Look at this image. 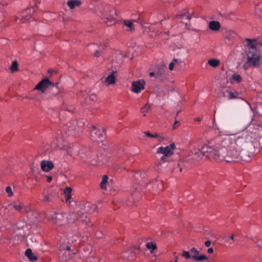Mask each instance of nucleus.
<instances>
[{
  "instance_id": "obj_1",
  "label": "nucleus",
  "mask_w": 262,
  "mask_h": 262,
  "mask_svg": "<svg viewBox=\"0 0 262 262\" xmlns=\"http://www.w3.org/2000/svg\"><path fill=\"white\" fill-rule=\"evenodd\" d=\"M246 143L245 136L235 137L234 135L224 138L217 137L202 148L203 153L216 161L230 162L238 160L241 152Z\"/></svg>"
},
{
  "instance_id": "obj_2",
  "label": "nucleus",
  "mask_w": 262,
  "mask_h": 262,
  "mask_svg": "<svg viewBox=\"0 0 262 262\" xmlns=\"http://www.w3.org/2000/svg\"><path fill=\"white\" fill-rule=\"evenodd\" d=\"M247 56L249 62H251L252 66L258 67L262 59V43L257 42L255 39L247 38Z\"/></svg>"
},
{
  "instance_id": "obj_3",
  "label": "nucleus",
  "mask_w": 262,
  "mask_h": 262,
  "mask_svg": "<svg viewBox=\"0 0 262 262\" xmlns=\"http://www.w3.org/2000/svg\"><path fill=\"white\" fill-rule=\"evenodd\" d=\"M100 17L102 21L106 24L107 26H111L116 22L115 19V12L112 8L108 4L102 3L101 4Z\"/></svg>"
},
{
  "instance_id": "obj_4",
  "label": "nucleus",
  "mask_w": 262,
  "mask_h": 262,
  "mask_svg": "<svg viewBox=\"0 0 262 262\" xmlns=\"http://www.w3.org/2000/svg\"><path fill=\"white\" fill-rule=\"evenodd\" d=\"M60 243V246L59 248L61 252H63V259L67 260L72 258L75 253L71 252L68 242H67V243H66L65 240L62 239Z\"/></svg>"
},
{
  "instance_id": "obj_5",
  "label": "nucleus",
  "mask_w": 262,
  "mask_h": 262,
  "mask_svg": "<svg viewBox=\"0 0 262 262\" xmlns=\"http://www.w3.org/2000/svg\"><path fill=\"white\" fill-rule=\"evenodd\" d=\"M206 143L203 147L201 148V150H200L199 149H194L193 151H192L190 155H189V159L188 160L192 161L193 163L197 162L199 161L202 159V156H205L208 159L210 160H213L212 158H210L209 157L207 156L206 155H204L202 152V148L204 146V145L206 144ZM214 160H215L214 159Z\"/></svg>"
},
{
  "instance_id": "obj_6",
  "label": "nucleus",
  "mask_w": 262,
  "mask_h": 262,
  "mask_svg": "<svg viewBox=\"0 0 262 262\" xmlns=\"http://www.w3.org/2000/svg\"><path fill=\"white\" fill-rule=\"evenodd\" d=\"M175 148V144L172 143L165 147H160L157 149V153L163 154V155L170 156L173 154V150Z\"/></svg>"
},
{
  "instance_id": "obj_7",
  "label": "nucleus",
  "mask_w": 262,
  "mask_h": 262,
  "mask_svg": "<svg viewBox=\"0 0 262 262\" xmlns=\"http://www.w3.org/2000/svg\"><path fill=\"white\" fill-rule=\"evenodd\" d=\"M48 219L53 223L60 225L64 219V215L61 212H55L53 215H50Z\"/></svg>"
},
{
  "instance_id": "obj_8",
  "label": "nucleus",
  "mask_w": 262,
  "mask_h": 262,
  "mask_svg": "<svg viewBox=\"0 0 262 262\" xmlns=\"http://www.w3.org/2000/svg\"><path fill=\"white\" fill-rule=\"evenodd\" d=\"M191 259L198 261H202L208 259L207 257L203 254H200V252L195 248H192L190 249Z\"/></svg>"
},
{
  "instance_id": "obj_9",
  "label": "nucleus",
  "mask_w": 262,
  "mask_h": 262,
  "mask_svg": "<svg viewBox=\"0 0 262 262\" xmlns=\"http://www.w3.org/2000/svg\"><path fill=\"white\" fill-rule=\"evenodd\" d=\"M145 81L143 79H140L132 82V90L133 92L138 94L144 89Z\"/></svg>"
},
{
  "instance_id": "obj_10",
  "label": "nucleus",
  "mask_w": 262,
  "mask_h": 262,
  "mask_svg": "<svg viewBox=\"0 0 262 262\" xmlns=\"http://www.w3.org/2000/svg\"><path fill=\"white\" fill-rule=\"evenodd\" d=\"M167 71L164 66L158 67L156 70V78L160 81H163L166 78Z\"/></svg>"
},
{
  "instance_id": "obj_11",
  "label": "nucleus",
  "mask_w": 262,
  "mask_h": 262,
  "mask_svg": "<svg viewBox=\"0 0 262 262\" xmlns=\"http://www.w3.org/2000/svg\"><path fill=\"white\" fill-rule=\"evenodd\" d=\"M53 85V83L50 82L47 78L42 79L35 87L34 90H38L43 92L45 89L49 85Z\"/></svg>"
},
{
  "instance_id": "obj_12",
  "label": "nucleus",
  "mask_w": 262,
  "mask_h": 262,
  "mask_svg": "<svg viewBox=\"0 0 262 262\" xmlns=\"http://www.w3.org/2000/svg\"><path fill=\"white\" fill-rule=\"evenodd\" d=\"M111 181L112 180L108 181V177L107 175H104L99 185L100 188L106 192L107 189L111 187L110 183Z\"/></svg>"
},
{
  "instance_id": "obj_13",
  "label": "nucleus",
  "mask_w": 262,
  "mask_h": 262,
  "mask_svg": "<svg viewBox=\"0 0 262 262\" xmlns=\"http://www.w3.org/2000/svg\"><path fill=\"white\" fill-rule=\"evenodd\" d=\"M54 167V164L50 161L42 160L41 161L40 167L45 172H49L51 171Z\"/></svg>"
},
{
  "instance_id": "obj_14",
  "label": "nucleus",
  "mask_w": 262,
  "mask_h": 262,
  "mask_svg": "<svg viewBox=\"0 0 262 262\" xmlns=\"http://www.w3.org/2000/svg\"><path fill=\"white\" fill-rule=\"evenodd\" d=\"M9 207L14 208L16 211L22 212L24 210V205L19 200L12 202L9 204Z\"/></svg>"
},
{
  "instance_id": "obj_15",
  "label": "nucleus",
  "mask_w": 262,
  "mask_h": 262,
  "mask_svg": "<svg viewBox=\"0 0 262 262\" xmlns=\"http://www.w3.org/2000/svg\"><path fill=\"white\" fill-rule=\"evenodd\" d=\"M24 226H21V227L19 226H18V229L20 230V232L18 233H16V234L14 237V240L15 241V243L18 244L20 242H21L24 237L26 236V234L24 232V230L21 231V229H23Z\"/></svg>"
},
{
  "instance_id": "obj_16",
  "label": "nucleus",
  "mask_w": 262,
  "mask_h": 262,
  "mask_svg": "<svg viewBox=\"0 0 262 262\" xmlns=\"http://www.w3.org/2000/svg\"><path fill=\"white\" fill-rule=\"evenodd\" d=\"M116 75V72H113L107 76L105 80L106 85L108 86L115 83Z\"/></svg>"
},
{
  "instance_id": "obj_17",
  "label": "nucleus",
  "mask_w": 262,
  "mask_h": 262,
  "mask_svg": "<svg viewBox=\"0 0 262 262\" xmlns=\"http://www.w3.org/2000/svg\"><path fill=\"white\" fill-rule=\"evenodd\" d=\"M86 216L84 214H82L79 217L76 216V214L75 213H72L69 215V217H68V220L69 221V222H75V221L80 220L82 222H87L86 219Z\"/></svg>"
},
{
  "instance_id": "obj_18",
  "label": "nucleus",
  "mask_w": 262,
  "mask_h": 262,
  "mask_svg": "<svg viewBox=\"0 0 262 262\" xmlns=\"http://www.w3.org/2000/svg\"><path fill=\"white\" fill-rule=\"evenodd\" d=\"M191 17L189 13L187 14L186 12L183 14H179L177 15L176 17V18L177 19H182V20H181V23H184L186 25H187L189 23V20L191 19Z\"/></svg>"
},
{
  "instance_id": "obj_19",
  "label": "nucleus",
  "mask_w": 262,
  "mask_h": 262,
  "mask_svg": "<svg viewBox=\"0 0 262 262\" xmlns=\"http://www.w3.org/2000/svg\"><path fill=\"white\" fill-rule=\"evenodd\" d=\"M72 191V189L70 187H67L63 190V193L66 196V203H71V193Z\"/></svg>"
},
{
  "instance_id": "obj_20",
  "label": "nucleus",
  "mask_w": 262,
  "mask_h": 262,
  "mask_svg": "<svg viewBox=\"0 0 262 262\" xmlns=\"http://www.w3.org/2000/svg\"><path fill=\"white\" fill-rule=\"evenodd\" d=\"M220 23L218 21H211L209 24V28L211 30L216 31L220 30Z\"/></svg>"
},
{
  "instance_id": "obj_21",
  "label": "nucleus",
  "mask_w": 262,
  "mask_h": 262,
  "mask_svg": "<svg viewBox=\"0 0 262 262\" xmlns=\"http://www.w3.org/2000/svg\"><path fill=\"white\" fill-rule=\"evenodd\" d=\"M238 93L237 92H232L229 90H226L223 93L224 97H228L229 99H233L237 98Z\"/></svg>"
},
{
  "instance_id": "obj_22",
  "label": "nucleus",
  "mask_w": 262,
  "mask_h": 262,
  "mask_svg": "<svg viewBox=\"0 0 262 262\" xmlns=\"http://www.w3.org/2000/svg\"><path fill=\"white\" fill-rule=\"evenodd\" d=\"M25 255L31 260L36 261L37 260V257L32 253L31 249H28L25 252Z\"/></svg>"
},
{
  "instance_id": "obj_23",
  "label": "nucleus",
  "mask_w": 262,
  "mask_h": 262,
  "mask_svg": "<svg viewBox=\"0 0 262 262\" xmlns=\"http://www.w3.org/2000/svg\"><path fill=\"white\" fill-rule=\"evenodd\" d=\"M144 134L149 138H156L159 142H161L164 140V138L160 136L158 133L151 134L149 132H145Z\"/></svg>"
},
{
  "instance_id": "obj_24",
  "label": "nucleus",
  "mask_w": 262,
  "mask_h": 262,
  "mask_svg": "<svg viewBox=\"0 0 262 262\" xmlns=\"http://www.w3.org/2000/svg\"><path fill=\"white\" fill-rule=\"evenodd\" d=\"M81 4V1L79 0H70L67 3L68 6L71 9H74L76 6H79Z\"/></svg>"
},
{
  "instance_id": "obj_25",
  "label": "nucleus",
  "mask_w": 262,
  "mask_h": 262,
  "mask_svg": "<svg viewBox=\"0 0 262 262\" xmlns=\"http://www.w3.org/2000/svg\"><path fill=\"white\" fill-rule=\"evenodd\" d=\"M91 137L92 140L97 141L98 139V130L96 127L94 126L91 130Z\"/></svg>"
},
{
  "instance_id": "obj_26",
  "label": "nucleus",
  "mask_w": 262,
  "mask_h": 262,
  "mask_svg": "<svg viewBox=\"0 0 262 262\" xmlns=\"http://www.w3.org/2000/svg\"><path fill=\"white\" fill-rule=\"evenodd\" d=\"M123 23L124 26H125L129 28V31H133L134 30V26L130 20H124L123 21Z\"/></svg>"
},
{
  "instance_id": "obj_27",
  "label": "nucleus",
  "mask_w": 262,
  "mask_h": 262,
  "mask_svg": "<svg viewBox=\"0 0 262 262\" xmlns=\"http://www.w3.org/2000/svg\"><path fill=\"white\" fill-rule=\"evenodd\" d=\"M208 64L212 67H216L220 64V61L218 59H210L208 61Z\"/></svg>"
},
{
  "instance_id": "obj_28",
  "label": "nucleus",
  "mask_w": 262,
  "mask_h": 262,
  "mask_svg": "<svg viewBox=\"0 0 262 262\" xmlns=\"http://www.w3.org/2000/svg\"><path fill=\"white\" fill-rule=\"evenodd\" d=\"M255 13L257 16L262 17V3H259L256 6Z\"/></svg>"
},
{
  "instance_id": "obj_29",
  "label": "nucleus",
  "mask_w": 262,
  "mask_h": 262,
  "mask_svg": "<svg viewBox=\"0 0 262 262\" xmlns=\"http://www.w3.org/2000/svg\"><path fill=\"white\" fill-rule=\"evenodd\" d=\"M146 246L148 249H151L150 251L151 253H152L154 252V251L157 248L156 245L152 243H146Z\"/></svg>"
},
{
  "instance_id": "obj_30",
  "label": "nucleus",
  "mask_w": 262,
  "mask_h": 262,
  "mask_svg": "<svg viewBox=\"0 0 262 262\" xmlns=\"http://www.w3.org/2000/svg\"><path fill=\"white\" fill-rule=\"evenodd\" d=\"M150 109V106L148 104H146L143 107L141 108V111L142 113L144 114V116H145V113H147Z\"/></svg>"
},
{
  "instance_id": "obj_31",
  "label": "nucleus",
  "mask_w": 262,
  "mask_h": 262,
  "mask_svg": "<svg viewBox=\"0 0 262 262\" xmlns=\"http://www.w3.org/2000/svg\"><path fill=\"white\" fill-rule=\"evenodd\" d=\"M17 62L16 60L13 61L10 67V70L11 71V72H14L15 71H16L17 70Z\"/></svg>"
},
{
  "instance_id": "obj_32",
  "label": "nucleus",
  "mask_w": 262,
  "mask_h": 262,
  "mask_svg": "<svg viewBox=\"0 0 262 262\" xmlns=\"http://www.w3.org/2000/svg\"><path fill=\"white\" fill-rule=\"evenodd\" d=\"M232 77L234 80L237 81L238 83H239L242 80L241 76L239 74L236 73L233 74Z\"/></svg>"
},
{
  "instance_id": "obj_33",
  "label": "nucleus",
  "mask_w": 262,
  "mask_h": 262,
  "mask_svg": "<svg viewBox=\"0 0 262 262\" xmlns=\"http://www.w3.org/2000/svg\"><path fill=\"white\" fill-rule=\"evenodd\" d=\"M182 256L183 257H185L187 259L191 258L190 251H183Z\"/></svg>"
},
{
  "instance_id": "obj_34",
  "label": "nucleus",
  "mask_w": 262,
  "mask_h": 262,
  "mask_svg": "<svg viewBox=\"0 0 262 262\" xmlns=\"http://www.w3.org/2000/svg\"><path fill=\"white\" fill-rule=\"evenodd\" d=\"M6 191L8 193V195L11 197L13 195V192L12 191V188L10 186H7L6 188Z\"/></svg>"
},
{
  "instance_id": "obj_35",
  "label": "nucleus",
  "mask_w": 262,
  "mask_h": 262,
  "mask_svg": "<svg viewBox=\"0 0 262 262\" xmlns=\"http://www.w3.org/2000/svg\"><path fill=\"white\" fill-rule=\"evenodd\" d=\"M177 62H178V60L176 58H173L172 61L169 64V69L172 71L173 69L174 64Z\"/></svg>"
},
{
  "instance_id": "obj_36",
  "label": "nucleus",
  "mask_w": 262,
  "mask_h": 262,
  "mask_svg": "<svg viewBox=\"0 0 262 262\" xmlns=\"http://www.w3.org/2000/svg\"><path fill=\"white\" fill-rule=\"evenodd\" d=\"M250 66H252V63L251 62H249L248 59H247V61L246 63H245L243 65V68L245 70H247L249 68Z\"/></svg>"
},
{
  "instance_id": "obj_37",
  "label": "nucleus",
  "mask_w": 262,
  "mask_h": 262,
  "mask_svg": "<svg viewBox=\"0 0 262 262\" xmlns=\"http://www.w3.org/2000/svg\"><path fill=\"white\" fill-rule=\"evenodd\" d=\"M105 136H106L105 129L104 128H102V133L99 134V139L101 138H103V137H104V139H105Z\"/></svg>"
},
{
  "instance_id": "obj_38",
  "label": "nucleus",
  "mask_w": 262,
  "mask_h": 262,
  "mask_svg": "<svg viewBox=\"0 0 262 262\" xmlns=\"http://www.w3.org/2000/svg\"><path fill=\"white\" fill-rule=\"evenodd\" d=\"M101 141L103 143H102V146H103V147H102L103 149H105L107 148V147L108 146L107 142L104 141V140H101Z\"/></svg>"
},
{
  "instance_id": "obj_39",
  "label": "nucleus",
  "mask_w": 262,
  "mask_h": 262,
  "mask_svg": "<svg viewBox=\"0 0 262 262\" xmlns=\"http://www.w3.org/2000/svg\"><path fill=\"white\" fill-rule=\"evenodd\" d=\"M31 17V15L29 14L26 16H23L22 19L20 20L21 23H24L26 20H28L29 18Z\"/></svg>"
},
{
  "instance_id": "obj_40",
  "label": "nucleus",
  "mask_w": 262,
  "mask_h": 262,
  "mask_svg": "<svg viewBox=\"0 0 262 262\" xmlns=\"http://www.w3.org/2000/svg\"><path fill=\"white\" fill-rule=\"evenodd\" d=\"M129 251H127V252H124L123 254H122V257L124 258V259H129V257L128 255H126L128 252H129Z\"/></svg>"
},
{
  "instance_id": "obj_41",
  "label": "nucleus",
  "mask_w": 262,
  "mask_h": 262,
  "mask_svg": "<svg viewBox=\"0 0 262 262\" xmlns=\"http://www.w3.org/2000/svg\"><path fill=\"white\" fill-rule=\"evenodd\" d=\"M50 199V195L49 194V195H45L44 196V198L42 200V201L43 202H47V201H48Z\"/></svg>"
},
{
  "instance_id": "obj_42",
  "label": "nucleus",
  "mask_w": 262,
  "mask_h": 262,
  "mask_svg": "<svg viewBox=\"0 0 262 262\" xmlns=\"http://www.w3.org/2000/svg\"><path fill=\"white\" fill-rule=\"evenodd\" d=\"M179 125V121L176 120L174 124H173V129H176Z\"/></svg>"
},
{
  "instance_id": "obj_43",
  "label": "nucleus",
  "mask_w": 262,
  "mask_h": 262,
  "mask_svg": "<svg viewBox=\"0 0 262 262\" xmlns=\"http://www.w3.org/2000/svg\"><path fill=\"white\" fill-rule=\"evenodd\" d=\"M24 210L27 212H28L29 211H31V209L29 207H26L25 206H24Z\"/></svg>"
},
{
  "instance_id": "obj_44",
  "label": "nucleus",
  "mask_w": 262,
  "mask_h": 262,
  "mask_svg": "<svg viewBox=\"0 0 262 262\" xmlns=\"http://www.w3.org/2000/svg\"><path fill=\"white\" fill-rule=\"evenodd\" d=\"M149 76L151 77L155 76L156 77V71L155 72H151L149 73Z\"/></svg>"
},
{
  "instance_id": "obj_45",
  "label": "nucleus",
  "mask_w": 262,
  "mask_h": 262,
  "mask_svg": "<svg viewBox=\"0 0 262 262\" xmlns=\"http://www.w3.org/2000/svg\"><path fill=\"white\" fill-rule=\"evenodd\" d=\"M205 245L207 247H209L211 245V242L209 241H207L205 243Z\"/></svg>"
},
{
  "instance_id": "obj_46",
  "label": "nucleus",
  "mask_w": 262,
  "mask_h": 262,
  "mask_svg": "<svg viewBox=\"0 0 262 262\" xmlns=\"http://www.w3.org/2000/svg\"><path fill=\"white\" fill-rule=\"evenodd\" d=\"M257 246L262 248V241H258L257 242Z\"/></svg>"
},
{
  "instance_id": "obj_47",
  "label": "nucleus",
  "mask_w": 262,
  "mask_h": 262,
  "mask_svg": "<svg viewBox=\"0 0 262 262\" xmlns=\"http://www.w3.org/2000/svg\"><path fill=\"white\" fill-rule=\"evenodd\" d=\"M207 252L209 254H211L213 252V249L212 248H209L207 250Z\"/></svg>"
},
{
  "instance_id": "obj_48",
  "label": "nucleus",
  "mask_w": 262,
  "mask_h": 262,
  "mask_svg": "<svg viewBox=\"0 0 262 262\" xmlns=\"http://www.w3.org/2000/svg\"><path fill=\"white\" fill-rule=\"evenodd\" d=\"M47 181L48 182H50L52 180V177L51 176H47Z\"/></svg>"
},
{
  "instance_id": "obj_49",
  "label": "nucleus",
  "mask_w": 262,
  "mask_h": 262,
  "mask_svg": "<svg viewBox=\"0 0 262 262\" xmlns=\"http://www.w3.org/2000/svg\"><path fill=\"white\" fill-rule=\"evenodd\" d=\"M168 156H167V155H163V156L161 158V159L162 161H165L166 157H168Z\"/></svg>"
},
{
  "instance_id": "obj_50",
  "label": "nucleus",
  "mask_w": 262,
  "mask_h": 262,
  "mask_svg": "<svg viewBox=\"0 0 262 262\" xmlns=\"http://www.w3.org/2000/svg\"><path fill=\"white\" fill-rule=\"evenodd\" d=\"M174 256H175L176 259L174 261H172L171 262H178V256H176V253H174Z\"/></svg>"
},
{
  "instance_id": "obj_51",
  "label": "nucleus",
  "mask_w": 262,
  "mask_h": 262,
  "mask_svg": "<svg viewBox=\"0 0 262 262\" xmlns=\"http://www.w3.org/2000/svg\"><path fill=\"white\" fill-rule=\"evenodd\" d=\"M194 120L196 121L200 122V121H201V119L200 118H195Z\"/></svg>"
},
{
  "instance_id": "obj_52",
  "label": "nucleus",
  "mask_w": 262,
  "mask_h": 262,
  "mask_svg": "<svg viewBox=\"0 0 262 262\" xmlns=\"http://www.w3.org/2000/svg\"><path fill=\"white\" fill-rule=\"evenodd\" d=\"M97 54H98V51L96 50L94 53V55L95 56H97Z\"/></svg>"
},
{
  "instance_id": "obj_53",
  "label": "nucleus",
  "mask_w": 262,
  "mask_h": 262,
  "mask_svg": "<svg viewBox=\"0 0 262 262\" xmlns=\"http://www.w3.org/2000/svg\"><path fill=\"white\" fill-rule=\"evenodd\" d=\"M134 189V188H133V189L131 190V194H132V195H134V193L135 192V191L133 190Z\"/></svg>"
},
{
  "instance_id": "obj_54",
  "label": "nucleus",
  "mask_w": 262,
  "mask_h": 262,
  "mask_svg": "<svg viewBox=\"0 0 262 262\" xmlns=\"http://www.w3.org/2000/svg\"><path fill=\"white\" fill-rule=\"evenodd\" d=\"M230 239L232 241L234 240V235H232L231 236H230Z\"/></svg>"
},
{
  "instance_id": "obj_55",
  "label": "nucleus",
  "mask_w": 262,
  "mask_h": 262,
  "mask_svg": "<svg viewBox=\"0 0 262 262\" xmlns=\"http://www.w3.org/2000/svg\"><path fill=\"white\" fill-rule=\"evenodd\" d=\"M95 45H92L90 46L89 49L91 50L92 47L95 46Z\"/></svg>"
},
{
  "instance_id": "obj_56",
  "label": "nucleus",
  "mask_w": 262,
  "mask_h": 262,
  "mask_svg": "<svg viewBox=\"0 0 262 262\" xmlns=\"http://www.w3.org/2000/svg\"><path fill=\"white\" fill-rule=\"evenodd\" d=\"M156 182L159 183H160L161 185H162V182L161 181H156Z\"/></svg>"
},
{
  "instance_id": "obj_57",
  "label": "nucleus",
  "mask_w": 262,
  "mask_h": 262,
  "mask_svg": "<svg viewBox=\"0 0 262 262\" xmlns=\"http://www.w3.org/2000/svg\"><path fill=\"white\" fill-rule=\"evenodd\" d=\"M134 248H135V249L139 250L140 248H139V247H135Z\"/></svg>"
},
{
  "instance_id": "obj_58",
  "label": "nucleus",
  "mask_w": 262,
  "mask_h": 262,
  "mask_svg": "<svg viewBox=\"0 0 262 262\" xmlns=\"http://www.w3.org/2000/svg\"><path fill=\"white\" fill-rule=\"evenodd\" d=\"M18 19V18L17 17H16L15 18V20H16H16H17V19Z\"/></svg>"
},
{
  "instance_id": "obj_59",
  "label": "nucleus",
  "mask_w": 262,
  "mask_h": 262,
  "mask_svg": "<svg viewBox=\"0 0 262 262\" xmlns=\"http://www.w3.org/2000/svg\"><path fill=\"white\" fill-rule=\"evenodd\" d=\"M182 171V168H181L180 169V171H181V172Z\"/></svg>"
},
{
  "instance_id": "obj_60",
  "label": "nucleus",
  "mask_w": 262,
  "mask_h": 262,
  "mask_svg": "<svg viewBox=\"0 0 262 262\" xmlns=\"http://www.w3.org/2000/svg\"><path fill=\"white\" fill-rule=\"evenodd\" d=\"M67 152L68 154H70V151H68Z\"/></svg>"
},
{
  "instance_id": "obj_61",
  "label": "nucleus",
  "mask_w": 262,
  "mask_h": 262,
  "mask_svg": "<svg viewBox=\"0 0 262 262\" xmlns=\"http://www.w3.org/2000/svg\"><path fill=\"white\" fill-rule=\"evenodd\" d=\"M179 112H178L177 113V115H178V114H179Z\"/></svg>"
}]
</instances>
